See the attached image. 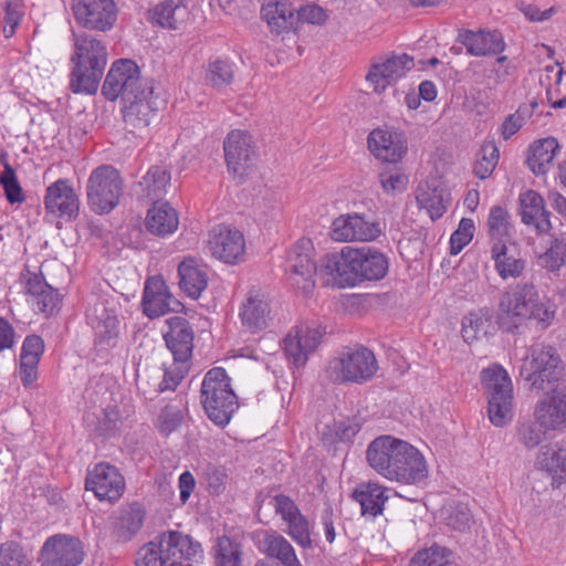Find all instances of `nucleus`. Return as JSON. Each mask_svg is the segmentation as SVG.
<instances>
[{"label": "nucleus", "mask_w": 566, "mask_h": 566, "mask_svg": "<svg viewBox=\"0 0 566 566\" xmlns=\"http://www.w3.org/2000/svg\"><path fill=\"white\" fill-rule=\"evenodd\" d=\"M142 305L144 314L155 318L171 311L176 312L181 304L170 294L160 276H151L145 283Z\"/></svg>", "instance_id": "b1692460"}, {"label": "nucleus", "mask_w": 566, "mask_h": 566, "mask_svg": "<svg viewBox=\"0 0 566 566\" xmlns=\"http://www.w3.org/2000/svg\"><path fill=\"white\" fill-rule=\"evenodd\" d=\"M492 256L495 261V269L503 280L516 279L522 275L525 269V261L518 256L513 243L494 242Z\"/></svg>", "instance_id": "f704fd0d"}, {"label": "nucleus", "mask_w": 566, "mask_h": 566, "mask_svg": "<svg viewBox=\"0 0 566 566\" xmlns=\"http://www.w3.org/2000/svg\"><path fill=\"white\" fill-rule=\"evenodd\" d=\"M531 318L541 322L548 318V312L541 303L535 285L524 282L507 287L499 300L496 322L500 327L512 332Z\"/></svg>", "instance_id": "7ed1b4c3"}, {"label": "nucleus", "mask_w": 566, "mask_h": 566, "mask_svg": "<svg viewBox=\"0 0 566 566\" xmlns=\"http://www.w3.org/2000/svg\"><path fill=\"white\" fill-rule=\"evenodd\" d=\"M539 261L548 271L559 270L566 261V241L555 238L547 251L539 256Z\"/></svg>", "instance_id": "5fc2aeb1"}, {"label": "nucleus", "mask_w": 566, "mask_h": 566, "mask_svg": "<svg viewBox=\"0 0 566 566\" xmlns=\"http://www.w3.org/2000/svg\"><path fill=\"white\" fill-rule=\"evenodd\" d=\"M388 489L378 483L360 484L353 492V497L360 504L361 514L376 517L384 511V505L389 499Z\"/></svg>", "instance_id": "58836bf2"}, {"label": "nucleus", "mask_w": 566, "mask_h": 566, "mask_svg": "<svg viewBox=\"0 0 566 566\" xmlns=\"http://www.w3.org/2000/svg\"><path fill=\"white\" fill-rule=\"evenodd\" d=\"M450 556V549L433 544L430 547L418 551L410 559L409 566H444L449 563Z\"/></svg>", "instance_id": "09e8293b"}, {"label": "nucleus", "mask_w": 566, "mask_h": 566, "mask_svg": "<svg viewBox=\"0 0 566 566\" xmlns=\"http://www.w3.org/2000/svg\"><path fill=\"white\" fill-rule=\"evenodd\" d=\"M474 222L472 219L462 218L458 229L451 234L450 250L451 254H458L473 239Z\"/></svg>", "instance_id": "bf43d9fd"}, {"label": "nucleus", "mask_w": 566, "mask_h": 566, "mask_svg": "<svg viewBox=\"0 0 566 566\" xmlns=\"http://www.w3.org/2000/svg\"><path fill=\"white\" fill-rule=\"evenodd\" d=\"M526 116H530V112L523 107H520L514 114L506 116L501 126L502 137L506 140L516 134L523 126Z\"/></svg>", "instance_id": "69168bd1"}, {"label": "nucleus", "mask_w": 566, "mask_h": 566, "mask_svg": "<svg viewBox=\"0 0 566 566\" xmlns=\"http://www.w3.org/2000/svg\"><path fill=\"white\" fill-rule=\"evenodd\" d=\"M171 175L165 166H151L137 184V192L142 198L149 200L166 196L170 187Z\"/></svg>", "instance_id": "4c0bfd02"}, {"label": "nucleus", "mask_w": 566, "mask_h": 566, "mask_svg": "<svg viewBox=\"0 0 566 566\" xmlns=\"http://www.w3.org/2000/svg\"><path fill=\"white\" fill-rule=\"evenodd\" d=\"M85 488L93 491L99 500L115 502L124 493L125 480L116 467L101 462L88 471Z\"/></svg>", "instance_id": "f3484780"}, {"label": "nucleus", "mask_w": 566, "mask_h": 566, "mask_svg": "<svg viewBox=\"0 0 566 566\" xmlns=\"http://www.w3.org/2000/svg\"><path fill=\"white\" fill-rule=\"evenodd\" d=\"M564 370L563 361L554 347L534 345L522 359L520 374L530 384L532 391L539 392L559 385Z\"/></svg>", "instance_id": "39448f33"}, {"label": "nucleus", "mask_w": 566, "mask_h": 566, "mask_svg": "<svg viewBox=\"0 0 566 566\" xmlns=\"http://www.w3.org/2000/svg\"><path fill=\"white\" fill-rule=\"evenodd\" d=\"M286 524V534L303 548L312 547L311 525L307 517L297 507L293 513L282 517Z\"/></svg>", "instance_id": "a18cd8bd"}, {"label": "nucleus", "mask_w": 566, "mask_h": 566, "mask_svg": "<svg viewBox=\"0 0 566 566\" xmlns=\"http://www.w3.org/2000/svg\"><path fill=\"white\" fill-rule=\"evenodd\" d=\"M382 228L379 222L366 220L358 213L342 214L332 223L331 237L335 241H373L380 237Z\"/></svg>", "instance_id": "dca6fc26"}, {"label": "nucleus", "mask_w": 566, "mask_h": 566, "mask_svg": "<svg viewBox=\"0 0 566 566\" xmlns=\"http://www.w3.org/2000/svg\"><path fill=\"white\" fill-rule=\"evenodd\" d=\"M296 24L301 22L321 24L326 19L325 11L316 4H307L295 10Z\"/></svg>", "instance_id": "338daca9"}, {"label": "nucleus", "mask_w": 566, "mask_h": 566, "mask_svg": "<svg viewBox=\"0 0 566 566\" xmlns=\"http://www.w3.org/2000/svg\"><path fill=\"white\" fill-rule=\"evenodd\" d=\"M510 214L509 212L500 207L494 206L490 210L488 226L489 233L494 242H507L510 230Z\"/></svg>", "instance_id": "3c124183"}, {"label": "nucleus", "mask_w": 566, "mask_h": 566, "mask_svg": "<svg viewBox=\"0 0 566 566\" xmlns=\"http://www.w3.org/2000/svg\"><path fill=\"white\" fill-rule=\"evenodd\" d=\"M323 333L319 327L301 325L295 328L294 334L290 333L284 338V352L286 357L296 366H303L308 355L318 346Z\"/></svg>", "instance_id": "393cba45"}, {"label": "nucleus", "mask_w": 566, "mask_h": 566, "mask_svg": "<svg viewBox=\"0 0 566 566\" xmlns=\"http://www.w3.org/2000/svg\"><path fill=\"white\" fill-rule=\"evenodd\" d=\"M481 384L488 398L490 421L496 427L506 426L513 418V385L507 371L500 365L484 368Z\"/></svg>", "instance_id": "423d86ee"}, {"label": "nucleus", "mask_w": 566, "mask_h": 566, "mask_svg": "<svg viewBox=\"0 0 566 566\" xmlns=\"http://www.w3.org/2000/svg\"><path fill=\"white\" fill-rule=\"evenodd\" d=\"M537 464L552 475L553 484L559 485L566 480V446L556 443L545 447L538 455Z\"/></svg>", "instance_id": "79ce46f5"}, {"label": "nucleus", "mask_w": 566, "mask_h": 566, "mask_svg": "<svg viewBox=\"0 0 566 566\" xmlns=\"http://www.w3.org/2000/svg\"><path fill=\"white\" fill-rule=\"evenodd\" d=\"M551 429L544 428L537 419L518 421L515 426L516 441L527 450L535 449L545 439Z\"/></svg>", "instance_id": "49530a36"}, {"label": "nucleus", "mask_w": 566, "mask_h": 566, "mask_svg": "<svg viewBox=\"0 0 566 566\" xmlns=\"http://www.w3.org/2000/svg\"><path fill=\"white\" fill-rule=\"evenodd\" d=\"M444 521L448 527L460 533L469 531L474 523L471 511L464 503L449 505L444 512Z\"/></svg>", "instance_id": "8fccbe9b"}, {"label": "nucleus", "mask_w": 566, "mask_h": 566, "mask_svg": "<svg viewBox=\"0 0 566 566\" xmlns=\"http://www.w3.org/2000/svg\"><path fill=\"white\" fill-rule=\"evenodd\" d=\"M206 78L216 87L229 85L233 80L231 64L228 61L219 59L211 61L208 65Z\"/></svg>", "instance_id": "4d7b16f0"}, {"label": "nucleus", "mask_w": 566, "mask_h": 566, "mask_svg": "<svg viewBox=\"0 0 566 566\" xmlns=\"http://www.w3.org/2000/svg\"><path fill=\"white\" fill-rule=\"evenodd\" d=\"M0 185L10 203H21L24 201L22 188L17 179L15 171L8 163H4L3 171L0 174Z\"/></svg>", "instance_id": "6e6d98bb"}, {"label": "nucleus", "mask_w": 566, "mask_h": 566, "mask_svg": "<svg viewBox=\"0 0 566 566\" xmlns=\"http://www.w3.org/2000/svg\"><path fill=\"white\" fill-rule=\"evenodd\" d=\"M227 167L233 177H242L253 165L255 150L252 136L240 129L231 130L223 142Z\"/></svg>", "instance_id": "4468645a"}, {"label": "nucleus", "mask_w": 566, "mask_h": 566, "mask_svg": "<svg viewBox=\"0 0 566 566\" xmlns=\"http://www.w3.org/2000/svg\"><path fill=\"white\" fill-rule=\"evenodd\" d=\"M201 557L198 542L181 532L168 531L137 551L135 566H192Z\"/></svg>", "instance_id": "f257e3e1"}, {"label": "nucleus", "mask_w": 566, "mask_h": 566, "mask_svg": "<svg viewBox=\"0 0 566 566\" xmlns=\"http://www.w3.org/2000/svg\"><path fill=\"white\" fill-rule=\"evenodd\" d=\"M379 181L387 193L402 192L408 185V177L397 170H386L379 174Z\"/></svg>", "instance_id": "e2e57ef3"}, {"label": "nucleus", "mask_w": 566, "mask_h": 566, "mask_svg": "<svg viewBox=\"0 0 566 566\" xmlns=\"http://www.w3.org/2000/svg\"><path fill=\"white\" fill-rule=\"evenodd\" d=\"M74 46L70 88L76 94H95L107 64L106 48L86 34L77 35Z\"/></svg>", "instance_id": "f03ea898"}, {"label": "nucleus", "mask_w": 566, "mask_h": 566, "mask_svg": "<svg viewBox=\"0 0 566 566\" xmlns=\"http://www.w3.org/2000/svg\"><path fill=\"white\" fill-rule=\"evenodd\" d=\"M124 180L119 171L111 165L95 168L87 180V202L97 213L111 212L119 202Z\"/></svg>", "instance_id": "6e6552de"}, {"label": "nucleus", "mask_w": 566, "mask_h": 566, "mask_svg": "<svg viewBox=\"0 0 566 566\" xmlns=\"http://www.w3.org/2000/svg\"><path fill=\"white\" fill-rule=\"evenodd\" d=\"M500 157V151L494 143H486L481 147L479 159L474 165V174L480 179H485L494 171Z\"/></svg>", "instance_id": "603ef678"}, {"label": "nucleus", "mask_w": 566, "mask_h": 566, "mask_svg": "<svg viewBox=\"0 0 566 566\" xmlns=\"http://www.w3.org/2000/svg\"><path fill=\"white\" fill-rule=\"evenodd\" d=\"M490 321L479 313H469L462 318V337L467 343H473L482 336H486Z\"/></svg>", "instance_id": "864d4df0"}, {"label": "nucleus", "mask_w": 566, "mask_h": 566, "mask_svg": "<svg viewBox=\"0 0 566 566\" xmlns=\"http://www.w3.org/2000/svg\"><path fill=\"white\" fill-rule=\"evenodd\" d=\"M242 325L251 332L265 328L270 319V305L259 291H250L240 310Z\"/></svg>", "instance_id": "72a5a7b5"}, {"label": "nucleus", "mask_w": 566, "mask_h": 566, "mask_svg": "<svg viewBox=\"0 0 566 566\" xmlns=\"http://www.w3.org/2000/svg\"><path fill=\"white\" fill-rule=\"evenodd\" d=\"M75 20L90 30L106 31L116 21V6L113 0H75Z\"/></svg>", "instance_id": "a211bd4d"}, {"label": "nucleus", "mask_w": 566, "mask_h": 566, "mask_svg": "<svg viewBox=\"0 0 566 566\" xmlns=\"http://www.w3.org/2000/svg\"><path fill=\"white\" fill-rule=\"evenodd\" d=\"M207 248L216 259L233 264L242 260L245 252V241L238 229L219 224L209 232Z\"/></svg>", "instance_id": "ddd939ff"}, {"label": "nucleus", "mask_w": 566, "mask_h": 566, "mask_svg": "<svg viewBox=\"0 0 566 566\" xmlns=\"http://www.w3.org/2000/svg\"><path fill=\"white\" fill-rule=\"evenodd\" d=\"M261 15L272 33L281 34L296 28L295 9L287 0H266L262 4Z\"/></svg>", "instance_id": "473e14b6"}, {"label": "nucleus", "mask_w": 566, "mask_h": 566, "mask_svg": "<svg viewBox=\"0 0 566 566\" xmlns=\"http://www.w3.org/2000/svg\"><path fill=\"white\" fill-rule=\"evenodd\" d=\"M200 400L207 417L217 426L226 427L238 409V397L224 368L210 369L201 384Z\"/></svg>", "instance_id": "20e7f679"}, {"label": "nucleus", "mask_w": 566, "mask_h": 566, "mask_svg": "<svg viewBox=\"0 0 566 566\" xmlns=\"http://www.w3.org/2000/svg\"><path fill=\"white\" fill-rule=\"evenodd\" d=\"M285 269L291 283L305 294L315 286L314 276L319 275V266L314 259V245L310 239L298 240L286 253Z\"/></svg>", "instance_id": "9d476101"}, {"label": "nucleus", "mask_w": 566, "mask_h": 566, "mask_svg": "<svg viewBox=\"0 0 566 566\" xmlns=\"http://www.w3.org/2000/svg\"><path fill=\"white\" fill-rule=\"evenodd\" d=\"M416 200L420 209H424L430 219L441 218L451 202L450 192L439 182H421L418 186Z\"/></svg>", "instance_id": "7c9ffc66"}, {"label": "nucleus", "mask_w": 566, "mask_h": 566, "mask_svg": "<svg viewBox=\"0 0 566 566\" xmlns=\"http://www.w3.org/2000/svg\"><path fill=\"white\" fill-rule=\"evenodd\" d=\"M22 15L21 0H7L3 17V33L6 38H11L14 34Z\"/></svg>", "instance_id": "680f3d73"}, {"label": "nucleus", "mask_w": 566, "mask_h": 566, "mask_svg": "<svg viewBox=\"0 0 566 566\" xmlns=\"http://www.w3.org/2000/svg\"><path fill=\"white\" fill-rule=\"evenodd\" d=\"M44 206L49 213L67 221L75 219L80 211V200L66 179H59L46 188Z\"/></svg>", "instance_id": "5701e85b"}, {"label": "nucleus", "mask_w": 566, "mask_h": 566, "mask_svg": "<svg viewBox=\"0 0 566 566\" xmlns=\"http://www.w3.org/2000/svg\"><path fill=\"white\" fill-rule=\"evenodd\" d=\"M403 443L405 440L391 436H380L374 439L366 450L368 464L378 474L391 480Z\"/></svg>", "instance_id": "6ab92c4d"}, {"label": "nucleus", "mask_w": 566, "mask_h": 566, "mask_svg": "<svg viewBox=\"0 0 566 566\" xmlns=\"http://www.w3.org/2000/svg\"><path fill=\"white\" fill-rule=\"evenodd\" d=\"M520 214L523 223L534 227L538 234L547 233L552 229L549 212L545 209L544 199L534 190L520 195Z\"/></svg>", "instance_id": "c756f323"}, {"label": "nucleus", "mask_w": 566, "mask_h": 566, "mask_svg": "<svg viewBox=\"0 0 566 566\" xmlns=\"http://www.w3.org/2000/svg\"><path fill=\"white\" fill-rule=\"evenodd\" d=\"M262 552L282 566H302L291 543L276 532L266 533L261 543Z\"/></svg>", "instance_id": "ea45409f"}, {"label": "nucleus", "mask_w": 566, "mask_h": 566, "mask_svg": "<svg viewBox=\"0 0 566 566\" xmlns=\"http://www.w3.org/2000/svg\"><path fill=\"white\" fill-rule=\"evenodd\" d=\"M402 447L390 481L408 485H418L424 482L429 470L423 454L407 441Z\"/></svg>", "instance_id": "4be33fe9"}, {"label": "nucleus", "mask_w": 566, "mask_h": 566, "mask_svg": "<svg viewBox=\"0 0 566 566\" xmlns=\"http://www.w3.org/2000/svg\"><path fill=\"white\" fill-rule=\"evenodd\" d=\"M412 66L413 60L408 54L392 55L382 62L373 64L366 80L375 91L380 92L402 77Z\"/></svg>", "instance_id": "bb28decb"}, {"label": "nucleus", "mask_w": 566, "mask_h": 566, "mask_svg": "<svg viewBox=\"0 0 566 566\" xmlns=\"http://www.w3.org/2000/svg\"><path fill=\"white\" fill-rule=\"evenodd\" d=\"M352 249H343L340 254H329L323 259L319 265V276L324 284L337 287L355 286L359 283L357 269L352 262Z\"/></svg>", "instance_id": "412c9836"}, {"label": "nucleus", "mask_w": 566, "mask_h": 566, "mask_svg": "<svg viewBox=\"0 0 566 566\" xmlns=\"http://www.w3.org/2000/svg\"><path fill=\"white\" fill-rule=\"evenodd\" d=\"M84 557V545L77 537L56 534L44 542L39 560L42 566H78Z\"/></svg>", "instance_id": "9b49d317"}, {"label": "nucleus", "mask_w": 566, "mask_h": 566, "mask_svg": "<svg viewBox=\"0 0 566 566\" xmlns=\"http://www.w3.org/2000/svg\"><path fill=\"white\" fill-rule=\"evenodd\" d=\"M167 323L169 331L165 333L164 339L174 361L190 365L195 337L190 323L180 316L171 317Z\"/></svg>", "instance_id": "a878e982"}, {"label": "nucleus", "mask_w": 566, "mask_h": 566, "mask_svg": "<svg viewBox=\"0 0 566 566\" xmlns=\"http://www.w3.org/2000/svg\"><path fill=\"white\" fill-rule=\"evenodd\" d=\"M534 406L533 417L546 429L560 431L566 428V385L548 390Z\"/></svg>", "instance_id": "2eb2a0df"}, {"label": "nucleus", "mask_w": 566, "mask_h": 566, "mask_svg": "<svg viewBox=\"0 0 566 566\" xmlns=\"http://www.w3.org/2000/svg\"><path fill=\"white\" fill-rule=\"evenodd\" d=\"M216 566H241V545L227 536L218 538L214 546Z\"/></svg>", "instance_id": "de8ad7c7"}, {"label": "nucleus", "mask_w": 566, "mask_h": 566, "mask_svg": "<svg viewBox=\"0 0 566 566\" xmlns=\"http://www.w3.org/2000/svg\"><path fill=\"white\" fill-rule=\"evenodd\" d=\"M153 94L150 86L145 94H138V96L124 102L123 117L129 133L140 136L157 117L158 105Z\"/></svg>", "instance_id": "aec40b11"}, {"label": "nucleus", "mask_w": 566, "mask_h": 566, "mask_svg": "<svg viewBox=\"0 0 566 566\" xmlns=\"http://www.w3.org/2000/svg\"><path fill=\"white\" fill-rule=\"evenodd\" d=\"M190 365L174 361L170 366H165L163 380L158 384V391L175 390L180 381L188 374Z\"/></svg>", "instance_id": "052dcab7"}, {"label": "nucleus", "mask_w": 566, "mask_h": 566, "mask_svg": "<svg viewBox=\"0 0 566 566\" xmlns=\"http://www.w3.org/2000/svg\"><path fill=\"white\" fill-rule=\"evenodd\" d=\"M39 312L50 314L60 303L59 293L51 285L43 291V294L33 300Z\"/></svg>", "instance_id": "774afa93"}, {"label": "nucleus", "mask_w": 566, "mask_h": 566, "mask_svg": "<svg viewBox=\"0 0 566 566\" xmlns=\"http://www.w3.org/2000/svg\"><path fill=\"white\" fill-rule=\"evenodd\" d=\"M378 370L377 359L366 347L346 348L329 360L326 375L336 384H363L370 380Z\"/></svg>", "instance_id": "0eeeda50"}, {"label": "nucleus", "mask_w": 566, "mask_h": 566, "mask_svg": "<svg viewBox=\"0 0 566 566\" xmlns=\"http://www.w3.org/2000/svg\"><path fill=\"white\" fill-rule=\"evenodd\" d=\"M182 420L181 410L176 406L167 405L158 416L157 428L161 434L168 436L180 427Z\"/></svg>", "instance_id": "13d9d810"}, {"label": "nucleus", "mask_w": 566, "mask_h": 566, "mask_svg": "<svg viewBox=\"0 0 566 566\" xmlns=\"http://www.w3.org/2000/svg\"><path fill=\"white\" fill-rule=\"evenodd\" d=\"M457 40L472 56L496 55L505 49L503 35L496 30H461Z\"/></svg>", "instance_id": "cd10ccee"}, {"label": "nucleus", "mask_w": 566, "mask_h": 566, "mask_svg": "<svg viewBox=\"0 0 566 566\" xmlns=\"http://www.w3.org/2000/svg\"><path fill=\"white\" fill-rule=\"evenodd\" d=\"M145 224L150 233L166 237L178 229V213L168 202L156 201L148 209Z\"/></svg>", "instance_id": "c9c22d12"}, {"label": "nucleus", "mask_w": 566, "mask_h": 566, "mask_svg": "<svg viewBox=\"0 0 566 566\" xmlns=\"http://www.w3.org/2000/svg\"><path fill=\"white\" fill-rule=\"evenodd\" d=\"M368 147L377 158L397 163L407 153V139L400 133L378 128L369 134Z\"/></svg>", "instance_id": "c85d7f7f"}, {"label": "nucleus", "mask_w": 566, "mask_h": 566, "mask_svg": "<svg viewBox=\"0 0 566 566\" xmlns=\"http://www.w3.org/2000/svg\"><path fill=\"white\" fill-rule=\"evenodd\" d=\"M530 150L532 153L527 158L530 169L536 175H545L553 166L559 145L555 138H545L533 144Z\"/></svg>", "instance_id": "37998d69"}, {"label": "nucleus", "mask_w": 566, "mask_h": 566, "mask_svg": "<svg viewBox=\"0 0 566 566\" xmlns=\"http://www.w3.org/2000/svg\"><path fill=\"white\" fill-rule=\"evenodd\" d=\"M188 8L174 0H166L157 4L151 11L153 21L171 30H177L188 19Z\"/></svg>", "instance_id": "c03bdc74"}, {"label": "nucleus", "mask_w": 566, "mask_h": 566, "mask_svg": "<svg viewBox=\"0 0 566 566\" xmlns=\"http://www.w3.org/2000/svg\"><path fill=\"white\" fill-rule=\"evenodd\" d=\"M145 517V512L140 504L133 503L127 509L122 510L117 517L113 535L118 542H127L140 530Z\"/></svg>", "instance_id": "a19ab883"}, {"label": "nucleus", "mask_w": 566, "mask_h": 566, "mask_svg": "<svg viewBox=\"0 0 566 566\" xmlns=\"http://www.w3.org/2000/svg\"><path fill=\"white\" fill-rule=\"evenodd\" d=\"M179 286L191 298L197 300L208 285V273L205 266L193 259L184 260L178 266Z\"/></svg>", "instance_id": "e433bc0d"}, {"label": "nucleus", "mask_w": 566, "mask_h": 566, "mask_svg": "<svg viewBox=\"0 0 566 566\" xmlns=\"http://www.w3.org/2000/svg\"><path fill=\"white\" fill-rule=\"evenodd\" d=\"M24 554L19 543L6 542L0 546V566H22Z\"/></svg>", "instance_id": "0e129e2a"}, {"label": "nucleus", "mask_w": 566, "mask_h": 566, "mask_svg": "<svg viewBox=\"0 0 566 566\" xmlns=\"http://www.w3.org/2000/svg\"><path fill=\"white\" fill-rule=\"evenodd\" d=\"M86 321L94 331L96 346L108 349L116 345L118 319L115 312L106 305V301L94 296L86 308Z\"/></svg>", "instance_id": "f8f14e48"}, {"label": "nucleus", "mask_w": 566, "mask_h": 566, "mask_svg": "<svg viewBox=\"0 0 566 566\" xmlns=\"http://www.w3.org/2000/svg\"><path fill=\"white\" fill-rule=\"evenodd\" d=\"M139 74L138 65L132 60L114 62L102 86L103 95L112 102L120 96L125 102L145 94L150 86Z\"/></svg>", "instance_id": "1a4fd4ad"}, {"label": "nucleus", "mask_w": 566, "mask_h": 566, "mask_svg": "<svg viewBox=\"0 0 566 566\" xmlns=\"http://www.w3.org/2000/svg\"><path fill=\"white\" fill-rule=\"evenodd\" d=\"M352 262L357 269L359 283L364 280L378 281L388 271L387 258L377 250L370 248L352 249Z\"/></svg>", "instance_id": "2f4dec72"}]
</instances>
